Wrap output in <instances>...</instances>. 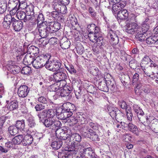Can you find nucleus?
Returning a JSON list of instances; mask_svg holds the SVG:
<instances>
[{
	"mask_svg": "<svg viewBox=\"0 0 158 158\" xmlns=\"http://www.w3.org/2000/svg\"><path fill=\"white\" fill-rule=\"evenodd\" d=\"M147 19L145 21H144L142 25L141 28L139 27L138 34L137 36H140V40L139 41H142L145 40L146 36H147L149 32L148 31L149 28V23L146 21Z\"/></svg>",
	"mask_w": 158,
	"mask_h": 158,
	"instance_id": "nucleus-1",
	"label": "nucleus"
},
{
	"mask_svg": "<svg viewBox=\"0 0 158 158\" xmlns=\"http://www.w3.org/2000/svg\"><path fill=\"white\" fill-rule=\"evenodd\" d=\"M81 147V145L79 143L76 145L74 143H72L70 145L71 154L75 155L76 158H85V152L84 151L81 152L80 150Z\"/></svg>",
	"mask_w": 158,
	"mask_h": 158,
	"instance_id": "nucleus-2",
	"label": "nucleus"
},
{
	"mask_svg": "<svg viewBox=\"0 0 158 158\" xmlns=\"http://www.w3.org/2000/svg\"><path fill=\"white\" fill-rule=\"evenodd\" d=\"M53 78L55 81L61 83V87H64L66 84L65 80L67 78V75L63 72V70L55 72L53 74Z\"/></svg>",
	"mask_w": 158,
	"mask_h": 158,
	"instance_id": "nucleus-3",
	"label": "nucleus"
},
{
	"mask_svg": "<svg viewBox=\"0 0 158 158\" xmlns=\"http://www.w3.org/2000/svg\"><path fill=\"white\" fill-rule=\"evenodd\" d=\"M62 66L61 61L59 60H56L52 61H50L49 63L46 64V68L51 71L56 72L63 70Z\"/></svg>",
	"mask_w": 158,
	"mask_h": 158,
	"instance_id": "nucleus-4",
	"label": "nucleus"
},
{
	"mask_svg": "<svg viewBox=\"0 0 158 158\" xmlns=\"http://www.w3.org/2000/svg\"><path fill=\"white\" fill-rule=\"evenodd\" d=\"M43 123L46 127L52 130H55L57 127H60L62 126L60 121L56 120L53 118H48L45 119Z\"/></svg>",
	"mask_w": 158,
	"mask_h": 158,
	"instance_id": "nucleus-5",
	"label": "nucleus"
},
{
	"mask_svg": "<svg viewBox=\"0 0 158 158\" xmlns=\"http://www.w3.org/2000/svg\"><path fill=\"white\" fill-rule=\"evenodd\" d=\"M125 31L127 33L133 34L135 33V37L139 41L140 36H139L138 37L137 36L138 32V28H139V27L137 23H128L125 26Z\"/></svg>",
	"mask_w": 158,
	"mask_h": 158,
	"instance_id": "nucleus-6",
	"label": "nucleus"
},
{
	"mask_svg": "<svg viewBox=\"0 0 158 158\" xmlns=\"http://www.w3.org/2000/svg\"><path fill=\"white\" fill-rule=\"evenodd\" d=\"M48 24L45 23H38L37 28L39 32L40 36L42 38L46 37L49 33H50V30H48Z\"/></svg>",
	"mask_w": 158,
	"mask_h": 158,
	"instance_id": "nucleus-7",
	"label": "nucleus"
},
{
	"mask_svg": "<svg viewBox=\"0 0 158 158\" xmlns=\"http://www.w3.org/2000/svg\"><path fill=\"white\" fill-rule=\"evenodd\" d=\"M67 133L66 130H64L61 128L57 129L55 131L56 136L58 139L62 140H67L70 142L71 141L70 138L71 135Z\"/></svg>",
	"mask_w": 158,
	"mask_h": 158,
	"instance_id": "nucleus-8",
	"label": "nucleus"
},
{
	"mask_svg": "<svg viewBox=\"0 0 158 158\" xmlns=\"http://www.w3.org/2000/svg\"><path fill=\"white\" fill-rule=\"evenodd\" d=\"M23 135H22L15 136L10 141L6 143V145L8 147H11L13 149L15 148L16 144H19L21 142L23 143Z\"/></svg>",
	"mask_w": 158,
	"mask_h": 158,
	"instance_id": "nucleus-9",
	"label": "nucleus"
},
{
	"mask_svg": "<svg viewBox=\"0 0 158 158\" xmlns=\"http://www.w3.org/2000/svg\"><path fill=\"white\" fill-rule=\"evenodd\" d=\"M125 77H128L129 80V81L131 80V78L132 77V83L133 84L136 82H138L139 78V75L137 73H135L133 75L132 74V73L130 71L128 73V75H124L122 77V78L124 77L125 78L123 79L122 78L120 79L121 82L123 85H126L127 83V81L125 79Z\"/></svg>",
	"mask_w": 158,
	"mask_h": 158,
	"instance_id": "nucleus-10",
	"label": "nucleus"
},
{
	"mask_svg": "<svg viewBox=\"0 0 158 158\" xmlns=\"http://www.w3.org/2000/svg\"><path fill=\"white\" fill-rule=\"evenodd\" d=\"M80 150V151H84L85 153V157L90 158V156H94L95 153L93 149L90 147V145L88 143H85L83 146L81 145Z\"/></svg>",
	"mask_w": 158,
	"mask_h": 158,
	"instance_id": "nucleus-11",
	"label": "nucleus"
},
{
	"mask_svg": "<svg viewBox=\"0 0 158 158\" xmlns=\"http://www.w3.org/2000/svg\"><path fill=\"white\" fill-rule=\"evenodd\" d=\"M108 111L110 116L112 118L115 117L116 120L118 122H119L118 120L123 118L122 114L119 112V111L117 108L111 107L109 108Z\"/></svg>",
	"mask_w": 158,
	"mask_h": 158,
	"instance_id": "nucleus-12",
	"label": "nucleus"
},
{
	"mask_svg": "<svg viewBox=\"0 0 158 158\" xmlns=\"http://www.w3.org/2000/svg\"><path fill=\"white\" fill-rule=\"evenodd\" d=\"M61 109L63 112H67L68 114L71 113V116L73 114V112L76 109L75 106L71 103L67 102L63 104L61 106Z\"/></svg>",
	"mask_w": 158,
	"mask_h": 158,
	"instance_id": "nucleus-13",
	"label": "nucleus"
},
{
	"mask_svg": "<svg viewBox=\"0 0 158 158\" xmlns=\"http://www.w3.org/2000/svg\"><path fill=\"white\" fill-rule=\"evenodd\" d=\"M29 91L28 86L23 85H20L18 90V94L20 97L24 98L27 95Z\"/></svg>",
	"mask_w": 158,
	"mask_h": 158,
	"instance_id": "nucleus-14",
	"label": "nucleus"
},
{
	"mask_svg": "<svg viewBox=\"0 0 158 158\" xmlns=\"http://www.w3.org/2000/svg\"><path fill=\"white\" fill-rule=\"evenodd\" d=\"M132 107L133 110L137 115L139 121L143 123L142 119L144 115V112L137 105L134 104Z\"/></svg>",
	"mask_w": 158,
	"mask_h": 158,
	"instance_id": "nucleus-15",
	"label": "nucleus"
},
{
	"mask_svg": "<svg viewBox=\"0 0 158 158\" xmlns=\"http://www.w3.org/2000/svg\"><path fill=\"white\" fill-rule=\"evenodd\" d=\"M49 28L48 30H50V33H54L60 28V24L58 22H50L48 23Z\"/></svg>",
	"mask_w": 158,
	"mask_h": 158,
	"instance_id": "nucleus-16",
	"label": "nucleus"
},
{
	"mask_svg": "<svg viewBox=\"0 0 158 158\" xmlns=\"http://www.w3.org/2000/svg\"><path fill=\"white\" fill-rule=\"evenodd\" d=\"M59 93L56 92L57 94L59 96L63 97H66V99H69L71 97L72 95L70 94L71 92L69 89H64L61 88L59 91Z\"/></svg>",
	"mask_w": 158,
	"mask_h": 158,
	"instance_id": "nucleus-17",
	"label": "nucleus"
},
{
	"mask_svg": "<svg viewBox=\"0 0 158 158\" xmlns=\"http://www.w3.org/2000/svg\"><path fill=\"white\" fill-rule=\"evenodd\" d=\"M92 130L89 126L84 125L81 128L80 131L83 136L85 137H89V134Z\"/></svg>",
	"mask_w": 158,
	"mask_h": 158,
	"instance_id": "nucleus-18",
	"label": "nucleus"
},
{
	"mask_svg": "<svg viewBox=\"0 0 158 158\" xmlns=\"http://www.w3.org/2000/svg\"><path fill=\"white\" fill-rule=\"evenodd\" d=\"M146 43L149 46H152L156 45V36L155 34L149 36L147 35V36H146Z\"/></svg>",
	"mask_w": 158,
	"mask_h": 158,
	"instance_id": "nucleus-19",
	"label": "nucleus"
},
{
	"mask_svg": "<svg viewBox=\"0 0 158 158\" xmlns=\"http://www.w3.org/2000/svg\"><path fill=\"white\" fill-rule=\"evenodd\" d=\"M120 10L117 12L118 18L122 20L126 19L128 16V12L127 10L125 9H119Z\"/></svg>",
	"mask_w": 158,
	"mask_h": 158,
	"instance_id": "nucleus-20",
	"label": "nucleus"
},
{
	"mask_svg": "<svg viewBox=\"0 0 158 158\" xmlns=\"http://www.w3.org/2000/svg\"><path fill=\"white\" fill-rule=\"evenodd\" d=\"M10 62L7 65L6 68L11 73L15 74L20 72V68L19 66L15 65H13L10 64Z\"/></svg>",
	"mask_w": 158,
	"mask_h": 158,
	"instance_id": "nucleus-21",
	"label": "nucleus"
},
{
	"mask_svg": "<svg viewBox=\"0 0 158 158\" xmlns=\"http://www.w3.org/2000/svg\"><path fill=\"white\" fill-rule=\"evenodd\" d=\"M42 63L46 68V64L49 63L50 61H49V59L51 57V56L49 54H43L38 56Z\"/></svg>",
	"mask_w": 158,
	"mask_h": 158,
	"instance_id": "nucleus-22",
	"label": "nucleus"
},
{
	"mask_svg": "<svg viewBox=\"0 0 158 158\" xmlns=\"http://www.w3.org/2000/svg\"><path fill=\"white\" fill-rule=\"evenodd\" d=\"M34 59V56H32L31 54L27 53L24 57L23 60V63L25 65H30L32 64Z\"/></svg>",
	"mask_w": 158,
	"mask_h": 158,
	"instance_id": "nucleus-23",
	"label": "nucleus"
},
{
	"mask_svg": "<svg viewBox=\"0 0 158 158\" xmlns=\"http://www.w3.org/2000/svg\"><path fill=\"white\" fill-rule=\"evenodd\" d=\"M33 134L30 135H26L23 138V144L24 146H27L32 143L33 140L32 136Z\"/></svg>",
	"mask_w": 158,
	"mask_h": 158,
	"instance_id": "nucleus-24",
	"label": "nucleus"
},
{
	"mask_svg": "<svg viewBox=\"0 0 158 158\" xmlns=\"http://www.w3.org/2000/svg\"><path fill=\"white\" fill-rule=\"evenodd\" d=\"M127 125V127L129 131L132 132L134 134L138 135L139 134V131L137 126L131 123H129Z\"/></svg>",
	"mask_w": 158,
	"mask_h": 158,
	"instance_id": "nucleus-25",
	"label": "nucleus"
},
{
	"mask_svg": "<svg viewBox=\"0 0 158 158\" xmlns=\"http://www.w3.org/2000/svg\"><path fill=\"white\" fill-rule=\"evenodd\" d=\"M61 84L60 82H56L53 84L50 85L49 87V89L51 92H56L58 91L59 92V90L64 87H61Z\"/></svg>",
	"mask_w": 158,
	"mask_h": 158,
	"instance_id": "nucleus-26",
	"label": "nucleus"
},
{
	"mask_svg": "<svg viewBox=\"0 0 158 158\" xmlns=\"http://www.w3.org/2000/svg\"><path fill=\"white\" fill-rule=\"evenodd\" d=\"M23 23L20 20H16L14 23H13L12 26L15 31H19L22 29Z\"/></svg>",
	"mask_w": 158,
	"mask_h": 158,
	"instance_id": "nucleus-27",
	"label": "nucleus"
},
{
	"mask_svg": "<svg viewBox=\"0 0 158 158\" xmlns=\"http://www.w3.org/2000/svg\"><path fill=\"white\" fill-rule=\"evenodd\" d=\"M58 2H55L52 5V8L55 10L62 13L63 9L65 10L66 7L65 6L61 5Z\"/></svg>",
	"mask_w": 158,
	"mask_h": 158,
	"instance_id": "nucleus-28",
	"label": "nucleus"
},
{
	"mask_svg": "<svg viewBox=\"0 0 158 158\" xmlns=\"http://www.w3.org/2000/svg\"><path fill=\"white\" fill-rule=\"evenodd\" d=\"M68 150H64L61 152H59L58 154V158H66L69 155H71V152L70 149V146Z\"/></svg>",
	"mask_w": 158,
	"mask_h": 158,
	"instance_id": "nucleus-29",
	"label": "nucleus"
},
{
	"mask_svg": "<svg viewBox=\"0 0 158 158\" xmlns=\"http://www.w3.org/2000/svg\"><path fill=\"white\" fill-rule=\"evenodd\" d=\"M32 64L33 67L37 69L42 67L44 66L38 57H36L34 60Z\"/></svg>",
	"mask_w": 158,
	"mask_h": 158,
	"instance_id": "nucleus-30",
	"label": "nucleus"
},
{
	"mask_svg": "<svg viewBox=\"0 0 158 158\" xmlns=\"http://www.w3.org/2000/svg\"><path fill=\"white\" fill-rule=\"evenodd\" d=\"M26 118L28 122V125L29 127L28 130H30L31 128H33L35 127L36 123L34 120L30 115H29V117L28 118H27V117Z\"/></svg>",
	"mask_w": 158,
	"mask_h": 158,
	"instance_id": "nucleus-31",
	"label": "nucleus"
},
{
	"mask_svg": "<svg viewBox=\"0 0 158 158\" xmlns=\"http://www.w3.org/2000/svg\"><path fill=\"white\" fill-rule=\"evenodd\" d=\"M18 106V102L17 101H12L8 104L7 108L9 110H13L17 109Z\"/></svg>",
	"mask_w": 158,
	"mask_h": 158,
	"instance_id": "nucleus-32",
	"label": "nucleus"
},
{
	"mask_svg": "<svg viewBox=\"0 0 158 158\" xmlns=\"http://www.w3.org/2000/svg\"><path fill=\"white\" fill-rule=\"evenodd\" d=\"M61 141H54L51 143V146L52 148L54 150H57L59 149L62 145Z\"/></svg>",
	"mask_w": 158,
	"mask_h": 158,
	"instance_id": "nucleus-33",
	"label": "nucleus"
},
{
	"mask_svg": "<svg viewBox=\"0 0 158 158\" xmlns=\"http://www.w3.org/2000/svg\"><path fill=\"white\" fill-rule=\"evenodd\" d=\"M15 126L17 128L18 130H23L25 128V127L24 120H22L17 121Z\"/></svg>",
	"mask_w": 158,
	"mask_h": 158,
	"instance_id": "nucleus-34",
	"label": "nucleus"
},
{
	"mask_svg": "<svg viewBox=\"0 0 158 158\" xmlns=\"http://www.w3.org/2000/svg\"><path fill=\"white\" fill-rule=\"evenodd\" d=\"M71 139H73V142H72V143H74L75 144H77L75 142V141L80 142L81 141V136L78 133H74L72 135H71V137H70Z\"/></svg>",
	"mask_w": 158,
	"mask_h": 158,
	"instance_id": "nucleus-35",
	"label": "nucleus"
},
{
	"mask_svg": "<svg viewBox=\"0 0 158 158\" xmlns=\"http://www.w3.org/2000/svg\"><path fill=\"white\" fill-rule=\"evenodd\" d=\"M28 52H29L30 54L35 55L39 52V48L34 46H31L27 48Z\"/></svg>",
	"mask_w": 158,
	"mask_h": 158,
	"instance_id": "nucleus-36",
	"label": "nucleus"
},
{
	"mask_svg": "<svg viewBox=\"0 0 158 158\" xmlns=\"http://www.w3.org/2000/svg\"><path fill=\"white\" fill-rule=\"evenodd\" d=\"M16 20L14 16H12L9 14L6 15L4 18V21H6L9 24H10L11 23L13 24V23H14Z\"/></svg>",
	"mask_w": 158,
	"mask_h": 158,
	"instance_id": "nucleus-37",
	"label": "nucleus"
},
{
	"mask_svg": "<svg viewBox=\"0 0 158 158\" xmlns=\"http://www.w3.org/2000/svg\"><path fill=\"white\" fill-rule=\"evenodd\" d=\"M40 122H42L45 118L47 116V113L46 110H44L39 113L37 115Z\"/></svg>",
	"mask_w": 158,
	"mask_h": 158,
	"instance_id": "nucleus-38",
	"label": "nucleus"
},
{
	"mask_svg": "<svg viewBox=\"0 0 158 158\" xmlns=\"http://www.w3.org/2000/svg\"><path fill=\"white\" fill-rule=\"evenodd\" d=\"M8 131L10 134L12 135H16L18 131V130L15 126H11L8 128Z\"/></svg>",
	"mask_w": 158,
	"mask_h": 158,
	"instance_id": "nucleus-39",
	"label": "nucleus"
},
{
	"mask_svg": "<svg viewBox=\"0 0 158 158\" xmlns=\"http://www.w3.org/2000/svg\"><path fill=\"white\" fill-rule=\"evenodd\" d=\"M150 62V64L149 66L152 70L154 71L155 73H158V65L155 63V61L151 60Z\"/></svg>",
	"mask_w": 158,
	"mask_h": 158,
	"instance_id": "nucleus-40",
	"label": "nucleus"
},
{
	"mask_svg": "<svg viewBox=\"0 0 158 158\" xmlns=\"http://www.w3.org/2000/svg\"><path fill=\"white\" fill-rule=\"evenodd\" d=\"M108 33V36L110 38H114L115 37H118L119 34V31L118 30L114 31L112 29H109Z\"/></svg>",
	"mask_w": 158,
	"mask_h": 158,
	"instance_id": "nucleus-41",
	"label": "nucleus"
},
{
	"mask_svg": "<svg viewBox=\"0 0 158 158\" xmlns=\"http://www.w3.org/2000/svg\"><path fill=\"white\" fill-rule=\"evenodd\" d=\"M19 2V0H9L8 5L9 8L17 7V5Z\"/></svg>",
	"mask_w": 158,
	"mask_h": 158,
	"instance_id": "nucleus-42",
	"label": "nucleus"
},
{
	"mask_svg": "<svg viewBox=\"0 0 158 158\" xmlns=\"http://www.w3.org/2000/svg\"><path fill=\"white\" fill-rule=\"evenodd\" d=\"M89 137L92 140L94 141H99V140L98 135L96 132L93 130L91 131L89 134Z\"/></svg>",
	"mask_w": 158,
	"mask_h": 158,
	"instance_id": "nucleus-43",
	"label": "nucleus"
},
{
	"mask_svg": "<svg viewBox=\"0 0 158 158\" xmlns=\"http://www.w3.org/2000/svg\"><path fill=\"white\" fill-rule=\"evenodd\" d=\"M106 83L108 85V87L113 91H115L116 89V87L114 81H111L110 80H106Z\"/></svg>",
	"mask_w": 158,
	"mask_h": 158,
	"instance_id": "nucleus-44",
	"label": "nucleus"
},
{
	"mask_svg": "<svg viewBox=\"0 0 158 158\" xmlns=\"http://www.w3.org/2000/svg\"><path fill=\"white\" fill-rule=\"evenodd\" d=\"M35 16H37L36 20L37 21V24L42 23H45L46 24L47 23L46 22H44V15L42 13H39L38 15L37 14H35Z\"/></svg>",
	"mask_w": 158,
	"mask_h": 158,
	"instance_id": "nucleus-45",
	"label": "nucleus"
},
{
	"mask_svg": "<svg viewBox=\"0 0 158 158\" xmlns=\"http://www.w3.org/2000/svg\"><path fill=\"white\" fill-rule=\"evenodd\" d=\"M37 16L35 15H30V14L26 15V17L24 19V22H27L28 21H35L36 18Z\"/></svg>",
	"mask_w": 158,
	"mask_h": 158,
	"instance_id": "nucleus-46",
	"label": "nucleus"
},
{
	"mask_svg": "<svg viewBox=\"0 0 158 158\" xmlns=\"http://www.w3.org/2000/svg\"><path fill=\"white\" fill-rule=\"evenodd\" d=\"M101 46L97 44H94L92 50L95 54H98L102 50Z\"/></svg>",
	"mask_w": 158,
	"mask_h": 158,
	"instance_id": "nucleus-47",
	"label": "nucleus"
},
{
	"mask_svg": "<svg viewBox=\"0 0 158 158\" xmlns=\"http://www.w3.org/2000/svg\"><path fill=\"white\" fill-rule=\"evenodd\" d=\"M16 16L19 19L23 20L24 21L26 14L24 12L19 11L17 13Z\"/></svg>",
	"mask_w": 158,
	"mask_h": 158,
	"instance_id": "nucleus-48",
	"label": "nucleus"
},
{
	"mask_svg": "<svg viewBox=\"0 0 158 158\" xmlns=\"http://www.w3.org/2000/svg\"><path fill=\"white\" fill-rule=\"evenodd\" d=\"M31 72V68L28 66L23 67L21 70V73L23 74L27 75L29 74Z\"/></svg>",
	"mask_w": 158,
	"mask_h": 158,
	"instance_id": "nucleus-49",
	"label": "nucleus"
},
{
	"mask_svg": "<svg viewBox=\"0 0 158 158\" xmlns=\"http://www.w3.org/2000/svg\"><path fill=\"white\" fill-rule=\"evenodd\" d=\"M47 115L49 116V118H53L56 114L57 110L55 109H49L47 111Z\"/></svg>",
	"mask_w": 158,
	"mask_h": 158,
	"instance_id": "nucleus-50",
	"label": "nucleus"
},
{
	"mask_svg": "<svg viewBox=\"0 0 158 158\" xmlns=\"http://www.w3.org/2000/svg\"><path fill=\"white\" fill-rule=\"evenodd\" d=\"M19 6L18 8H20L21 9H26L28 6L26 2L23 1H19Z\"/></svg>",
	"mask_w": 158,
	"mask_h": 158,
	"instance_id": "nucleus-51",
	"label": "nucleus"
},
{
	"mask_svg": "<svg viewBox=\"0 0 158 158\" xmlns=\"http://www.w3.org/2000/svg\"><path fill=\"white\" fill-rule=\"evenodd\" d=\"M68 113L65 112H63V111L62 110L60 114V119H65L67 118H69L71 116V113H70L68 114Z\"/></svg>",
	"mask_w": 158,
	"mask_h": 158,
	"instance_id": "nucleus-52",
	"label": "nucleus"
},
{
	"mask_svg": "<svg viewBox=\"0 0 158 158\" xmlns=\"http://www.w3.org/2000/svg\"><path fill=\"white\" fill-rule=\"evenodd\" d=\"M34 8V6L32 5H28V6L26 9L27 14H30L31 15H35Z\"/></svg>",
	"mask_w": 158,
	"mask_h": 158,
	"instance_id": "nucleus-53",
	"label": "nucleus"
},
{
	"mask_svg": "<svg viewBox=\"0 0 158 158\" xmlns=\"http://www.w3.org/2000/svg\"><path fill=\"white\" fill-rule=\"evenodd\" d=\"M107 85H108L106 84V81L105 84H100L99 86L100 89L101 91L105 92H108L109 90V87Z\"/></svg>",
	"mask_w": 158,
	"mask_h": 158,
	"instance_id": "nucleus-54",
	"label": "nucleus"
},
{
	"mask_svg": "<svg viewBox=\"0 0 158 158\" xmlns=\"http://www.w3.org/2000/svg\"><path fill=\"white\" fill-rule=\"evenodd\" d=\"M77 118L78 124H83L85 122L86 118L84 117L83 115L80 114H77Z\"/></svg>",
	"mask_w": 158,
	"mask_h": 158,
	"instance_id": "nucleus-55",
	"label": "nucleus"
},
{
	"mask_svg": "<svg viewBox=\"0 0 158 158\" xmlns=\"http://www.w3.org/2000/svg\"><path fill=\"white\" fill-rule=\"evenodd\" d=\"M48 15H49V17H52L53 19H54L56 18L57 17H59V12L56 11H53L51 12H48ZM48 15V14H47Z\"/></svg>",
	"mask_w": 158,
	"mask_h": 158,
	"instance_id": "nucleus-56",
	"label": "nucleus"
},
{
	"mask_svg": "<svg viewBox=\"0 0 158 158\" xmlns=\"http://www.w3.org/2000/svg\"><path fill=\"white\" fill-rule=\"evenodd\" d=\"M69 119V122L72 125H75L78 123V119L77 118V114L76 116L70 117Z\"/></svg>",
	"mask_w": 158,
	"mask_h": 158,
	"instance_id": "nucleus-57",
	"label": "nucleus"
},
{
	"mask_svg": "<svg viewBox=\"0 0 158 158\" xmlns=\"http://www.w3.org/2000/svg\"><path fill=\"white\" fill-rule=\"evenodd\" d=\"M96 41L94 43H95L94 44H97L98 45L102 46L103 42V38L100 35H99L96 39Z\"/></svg>",
	"mask_w": 158,
	"mask_h": 158,
	"instance_id": "nucleus-58",
	"label": "nucleus"
},
{
	"mask_svg": "<svg viewBox=\"0 0 158 158\" xmlns=\"http://www.w3.org/2000/svg\"><path fill=\"white\" fill-rule=\"evenodd\" d=\"M76 49L77 53L80 55L82 54L84 52V48L81 44L77 45L76 47Z\"/></svg>",
	"mask_w": 158,
	"mask_h": 158,
	"instance_id": "nucleus-59",
	"label": "nucleus"
},
{
	"mask_svg": "<svg viewBox=\"0 0 158 158\" xmlns=\"http://www.w3.org/2000/svg\"><path fill=\"white\" fill-rule=\"evenodd\" d=\"M98 72L99 69L97 67L93 66L91 68L90 73L94 76L98 75Z\"/></svg>",
	"mask_w": 158,
	"mask_h": 158,
	"instance_id": "nucleus-60",
	"label": "nucleus"
},
{
	"mask_svg": "<svg viewBox=\"0 0 158 158\" xmlns=\"http://www.w3.org/2000/svg\"><path fill=\"white\" fill-rule=\"evenodd\" d=\"M96 27V26L94 24H91L88 25L87 29L89 33H93Z\"/></svg>",
	"mask_w": 158,
	"mask_h": 158,
	"instance_id": "nucleus-61",
	"label": "nucleus"
},
{
	"mask_svg": "<svg viewBox=\"0 0 158 158\" xmlns=\"http://www.w3.org/2000/svg\"><path fill=\"white\" fill-rule=\"evenodd\" d=\"M98 36L93 33H89L88 34V37L89 40L94 43L96 41V39Z\"/></svg>",
	"mask_w": 158,
	"mask_h": 158,
	"instance_id": "nucleus-62",
	"label": "nucleus"
},
{
	"mask_svg": "<svg viewBox=\"0 0 158 158\" xmlns=\"http://www.w3.org/2000/svg\"><path fill=\"white\" fill-rule=\"evenodd\" d=\"M60 45L61 47L63 49H66L68 48L70 46V42L68 40H67L62 43H60Z\"/></svg>",
	"mask_w": 158,
	"mask_h": 158,
	"instance_id": "nucleus-63",
	"label": "nucleus"
},
{
	"mask_svg": "<svg viewBox=\"0 0 158 158\" xmlns=\"http://www.w3.org/2000/svg\"><path fill=\"white\" fill-rule=\"evenodd\" d=\"M151 59L147 56H145L143 58L141 62L142 64H147L151 61Z\"/></svg>",
	"mask_w": 158,
	"mask_h": 158,
	"instance_id": "nucleus-64",
	"label": "nucleus"
}]
</instances>
